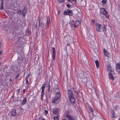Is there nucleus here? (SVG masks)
Returning a JSON list of instances; mask_svg holds the SVG:
<instances>
[{
	"label": "nucleus",
	"mask_w": 120,
	"mask_h": 120,
	"mask_svg": "<svg viewBox=\"0 0 120 120\" xmlns=\"http://www.w3.org/2000/svg\"><path fill=\"white\" fill-rule=\"evenodd\" d=\"M64 0H58L59 3H61L63 2Z\"/></svg>",
	"instance_id": "obj_39"
},
{
	"label": "nucleus",
	"mask_w": 120,
	"mask_h": 120,
	"mask_svg": "<svg viewBox=\"0 0 120 120\" xmlns=\"http://www.w3.org/2000/svg\"><path fill=\"white\" fill-rule=\"evenodd\" d=\"M106 1V0H102V2L103 4H104L105 3Z\"/></svg>",
	"instance_id": "obj_36"
},
{
	"label": "nucleus",
	"mask_w": 120,
	"mask_h": 120,
	"mask_svg": "<svg viewBox=\"0 0 120 120\" xmlns=\"http://www.w3.org/2000/svg\"><path fill=\"white\" fill-rule=\"evenodd\" d=\"M2 52L1 51H0V55L1 54Z\"/></svg>",
	"instance_id": "obj_57"
},
{
	"label": "nucleus",
	"mask_w": 120,
	"mask_h": 120,
	"mask_svg": "<svg viewBox=\"0 0 120 120\" xmlns=\"http://www.w3.org/2000/svg\"><path fill=\"white\" fill-rule=\"evenodd\" d=\"M20 88H19V89L16 90V91H17V92H19L20 91Z\"/></svg>",
	"instance_id": "obj_50"
},
{
	"label": "nucleus",
	"mask_w": 120,
	"mask_h": 120,
	"mask_svg": "<svg viewBox=\"0 0 120 120\" xmlns=\"http://www.w3.org/2000/svg\"><path fill=\"white\" fill-rule=\"evenodd\" d=\"M54 120H59V118L58 117L56 116L54 117Z\"/></svg>",
	"instance_id": "obj_38"
},
{
	"label": "nucleus",
	"mask_w": 120,
	"mask_h": 120,
	"mask_svg": "<svg viewBox=\"0 0 120 120\" xmlns=\"http://www.w3.org/2000/svg\"><path fill=\"white\" fill-rule=\"evenodd\" d=\"M74 92L76 94V93H77L78 92L77 91H76L75 90L74 91Z\"/></svg>",
	"instance_id": "obj_55"
},
{
	"label": "nucleus",
	"mask_w": 120,
	"mask_h": 120,
	"mask_svg": "<svg viewBox=\"0 0 120 120\" xmlns=\"http://www.w3.org/2000/svg\"><path fill=\"white\" fill-rule=\"evenodd\" d=\"M40 21H41V19H39V22H40Z\"/></svg>",
	"instance_id": "obj_54"
},
{
	"label": "nucleus",
	"mask_w": 120,
	"mask_h": 120,
	"mask_svg": "<svg viewBox=\"0 0 120 120\" xmlns=\"http://www.w3.org/2000/svg\"><path fill=\"white\" fill-rule=\"evenodd\" d=\"M44 90H43V89L42 90V92H41V99L42 100H43V95H44Z\"/></svg>",
	"instance_id": "obj_25"
},
{
	"label": "nucleus",
	"mask_w": 120,
	"mask_h": 120,
	"mask_svg": "<svg viewBox=\"0 0 120 120\" xmlns=\"http://www.w3.org/2000/svg\"><path fill=\"white\" fill-rule=\"evenodd\" d=\"M21 11L20 9H19L16 13L18 15H20L21 14Z\"/></svg>",
	"instance_id": "obj_30"
},
{
	"label": "nucleus",
	"mask_w": 120,
	"mask_h": 120,
	"mask_svg": "<svg viewBox=\"0 0 120 120\" xmlns=\"http://www.w3.org/2000/svg\"><path fill=\"white\" fill-rule=\"evenodd\" d=\"M89 110L90 113L92 112V114L93 113L94 110L92 107H89Z\"/></svg>",
	"instance_id": "obj_27"
},
{
	"label": "nucleus",
	"mask_w": 120,
	"mask_h": 120,
	"mask_svg": "<svg viewBox=\"0 0 120 120\" xmlns=\"http://www.w3.org/2000/svg\"><path fill=\"white\" fill-rule=\"evenodd\" d=\"M116 70L120 75V65L119 63H117L116 64Z\"/></svg>",
	"instance_id": "obj_6"
},
{
	"label": "nucleus",
	"mask_w": 120,
	"mask_h": 120,
	"mask_svg": "<svg viewBox=\"0 0 120 120\" xmlns=\"http://www.w3.org/2000/svg\"><path fill=\"white\" fill-rule=\"evenodd\" d=\"M63 120H67L66 119H63Z\"/></svg>",
	"instance_id": "obj_59"
},
{
	"label": "nucleus",
	"mask_w": 120,
	"mask_h": 120,
	"mask_svg": "<svg viewBox=\"0 0 120 120\" xmlns=\"http://www.w3.org/2000/svg\"><path fill=\"white\" fill-rule=\"evenodd\" d=\"M27 99L26 98V97H25L22 100V103L21 104L22 105H23L25 104L27 101Z\"/></svg>",
	"instance_id": "obj_16"
},
{
	"label": "nucleus",
	"mask_w": 120,
	"mask_h": 120,
	"mask_svg": "<svg viewBox=\"0 0 120 120\" xmlns=\"http://www.w3.org/2000/svg\"><path fill=\"white\" fill-rule=\"evenodd\" d=\"M26 32H27V33L29 35L31 34V31L29 30H26Z\"/></svg>",
	"instance_id": "obj_33"
},
{
	"label": "nucleus",
	"mask_w": 120,
	"mask_h": 120,
	"mask_svg": "<svg viewBox=\"0 0 120 120\" xmlns=\"http://www.w3.org/2000/svg\"><path fill=\"white\" fill-rule=\"evenodd\" d=\"M112 71L111 72V74H112V75H114L115 74V73L114 71H113V70L112 69Z\"/></svg>",
	"instance_id": "obj_41"
},
{
	"label": "nucleus",
	"mask_w": 120,
	"mask_h": 120,
	"mask_svg": "<svg viewBox=\"0 0 120 120\" xmlns=\"http://www.w3.org/2000/svg\"><path fill=\"white\" fill-rule=\"evenodd\" d=\"M66 5H67V7L68 8H69L70 7V6H71V5H69V4H67Z\"/></svg>",
	"instance_id": "obj_51"
},
{
	"label": "nucleus",
	"mask_w": 120,
	"mask_h": 120,
	"mask_svg": "<svg viewBox=\"0 0 120 120\" xmlns=\"http://www.w3.org/2000/svg\"><path fill=\"white\" fill-rule=\"evenodd\" d=\"M61 95L59 94L55 95L53 99L52 102L53 103L57 104L58 103L60 99Z\"/></svg>",
	"instance_id": "obj_1"
},
{
	"label": "nucleus",
	"mask_w": 120,
	"mask_h": 120,
	"mask_svg": "<svg viewBox=\"0 0 120 120\" xmlns=\"http://www.w3.org/2000/svg\"><path fill=\"white\" fill-rule=\"evenodd\" d=\"M11 114L13 116H15L16 113L15 109H13L11 111Z\"/></svg>",
	"instance_id": "obj_17"
},
{
	"label": "nucleus",
	"mask_w": 120,
	"mask_h": 120,
	"mask_svg": "<svg viewBox=\"0 0 120 120\" xmlns=\"http://www.w3.org/2000/svg\"><path fill=\"white\" fill-rule=\"evenodd\" d=\"M44 24L42 22L41 23V26H42V27H44Z\"/></svg>",
	"instance_id": "obj_40"
},
{
	"label": "nucleus",
	"mask_w": 120,
	"mask_h": 120,
	"mask_svg": "<svg viewBox=\"0 0 120 120\" xmlns=\"http://www.w3.org/2000/svg\"><path fill=\"white\" fill-rule=\"evenodd\" d=\"M37 24H38V22H36L35 24H34L35 26V27L36 28L37 26Z\"/></svg>",
	"instance_id": "obj_45"
},
{
	"label": "nucleus",
	"mask_w": 120,
	"mask_h": 120,
	"mask_svg": "<svg viewBox=\"0 0 120 120\" xmlns=\"http://www.w3.org/2000/svg\"><path fill=\"white\" fill-rule=\"evenodd\" d=\"M30 76V74H28V75H27L26 77V79H28V78Z\"/></svg>",
	"instance_id": "obj_43"
},
{
	"label": "nucleus",
	"mask_w": 120,
	"mask_h": 120,
	"mask_svg": "<svg viewBox=\"0 0 120 120\" xmlns=\"http://www.w3.org/2000/svg\"><path fill=\"white\" fill-rule=\"evenodd\" d=\"M25 89H24L23 90V93H24V92H25Z\"/></svg>",
	"instance_id": "obj_56"
},
{
	"label": "nucleus",
	"mask_w": 120,
	"mask_h": 120,
	"mask_svg": "<svg viewBox=\"0 0 120 120\" xmlns=\"http://www.w3.org/2000/svg\"><path fill=\"white\" fill-rule=\"evenodd\" d=\"M38 120H45L43 117L40 118Z\"/></svg>",
	"instance_id": "obj_48"
},
{
	"label": "nucleus",
	"mask_w": 120,
	"mask_h": 120,
	"mask_svg": "<svg viewBox=\"0 0 120 120\" xmlns=\"http://www.w3.org/2000/svg\"><path fill=\"white\" fill-rule=\"evenodd\" d=\"M96 26V29L97 31L101 32L103 31L104 27L99 23H96L95 24Z\"/></svg>",
	"instance_id": "obj_2"
},
{
	"label": "nucleus",
	"mask_w": 120,
	"mask_h": 120,
	"mask_svg": "<svg viewBox=\"0 0 120 120\" xmlns=\"http://www.w3.org/2000/svg\"><path fill=\"white\" fill-rule=\"evenodd\" d=\"M68 0V1H71V0Z\"/></svg>",
	"instance_id": "obj_60"
},
{
	"label": "nucleus",
	"mask_w": 120,
	"mask_h": 120,
	"mask_svg": "<svg viewBox=\"0 0 120 120\" xmlns=\"http://www.w3.org/2000/svg\"><path fill=\"white\" fill-rule=\"evenodd\" d=\"M50 21V18L49 17H48L47 18V22L46 23V27L49 26V23Z\"/></svg>",
	"instance_id": "obj_15"
},
{
	"label": "nucleus",
	"mask_w": 120,
	"mask_h": 120,
	"mask_svg": "<svg viewBox=\"0 0 120 120\" xmlns=\"http://www.w3.org/2000/svg\"><path fill=\"white\" fill-rule=\"evenodd\" d=\"M106 10V9L104 8H101L100 9V13H103V12Z\"/></svg>",
	"instance_id": "obj_29"
},
{
	"label": "nucleus",
	"mask_w": 120,
	"mask_h": 120,
	"mask_svg": "<svg viewBox=\"0 0 120 120\" xmlns=\"http://www.w3.org/2000/svg\"><path fill=\"white\" fill-rule=\"evenodd\" d=\"M104 53V55H108V52L105 49H103Z\"/></svg>",
	"instance_id": "obj_22"
},
{
	"label": "nucleus",
	"mask_w": 120,
	"mask_h": 120,
	"mask_svg": "<svg viewBox=\"0 0 120 120\" xmlns=\"http://www.w3.org/2000/svg\"><path fill=\"white\" fill-rule=\"evenodd\" d=\"M79 92H78L77 93H76L77 95L76 96L77 97H79V96H80L79 95Z\"/></svg>",
	"instance_id": "obj_42"
},
{
	"label": "nucleus",
	"mask_w": 120,
	"mask_h": 120,
	"mask_svg": "<svg viewBox=\"0 0 120 120\" xmlns=\"http://www.w3.org/2000/svg\"><path fill=\"white\" fill-rule=\"evenodd\" d=\"M52 56L53 59V60L54 61L55 60V48L53 47L52 48Z\"/></svg>",
	"instance_id": "obj_10"
},
{
	"label": "nucleus",
	"mask_w": 120,
	"mask_h": 120,
	"mask_svg": "<svg viewBox=\"0 0 120 120\" xmlns=\"http://www.w3.org/2000/svg\"><path fill=\"white\" fill-rule=\"evenodd\" d=\"M29 82L28 81V79H26V84L27 85H28L29 83Z\"/></svg>",
	"instance_id": "obj_44"
},
{
	"label": "nucleus",
	"mask_w": 120,
	"mask_h": 120,
	"mask_svg": "<svg viewBox=\"0 0 120 120\" xmlns=\"http://www.w3.org/2000/svg\"><path fill=\"white\" fill-rule=\"evenodd\" d=\"M76 0H73L74 1H76Z\"/></svg>",
	"instance_id": "obj_61"
},
{
	"label": "nucleus",
	"mask_w": 120,
	"mask_h": 120,
	"mask_svg": "<svg viewBox=\"0 0 120 120\" xmlns=\"http://www.w3.org/2000/svg\"><path fill=\"white\" fill-rule=\"evenodd\" d=\"M65 116V117L67 118L69 120H74V117L72 116L68 115L66 114Z\"/></svg>",
	"instance_id": "obj_9"
},
{
	"label": "nucleus",
	"mask_w": 120,
	"mask_h": 120,
	"mask_svg": "<svg viewBox=\"0 0 120 120\" xmlns=\"http://www.w3.org/2000/svg\"><path fill=\"white\" fill-rule=\"evenodd\" d=\"M101 14L104 15L105 16V17L107 19L109 18V15L106 10L104 11L103 13H102Z\"/></svg>",
	"instance_id": "obj_12"
},
{
	"label": "nucleus",
	"mask_w": 120,
	"mask_h": 120,
	"mask_svg": "<svg viewBox=\"0 0 120 120\" xmlns=\"http://www.w3.org/2000/svg\"><path fill=\"white\" fill-rule=\"evenodd\" d=\"M70 101L72 103H74L75 102V100L74 97L69 98Z\"/></svg>",
	"instance_id": "obj_14"
},
{
	"label": "nucleus",
	"mask_w": 120,
	"mask_h": 120,
	"mask_svg": "<svg viewBox=\"0 0 120 120\" xmlns=\"http://www.w3.org/2000/svg\"><path fill=\"white\" fill-rule=\"evenodd\" d=\"M2 3L1 4V10H2L3 9V0H2Z\"/></svg>",
	"instance_id": "obj_31"
},
{
	"label": "nucleus",
	"mask_w": 120,
	"mask_h": 120,
	"mask_svg": "<svg viewBox=\"0 0 120 120\" xmlns=\"http://www.w3.org/2000/svg\"><path fill=\"white\" fill-rule=\"evenodd\" d=\"M45 31L44 30H43L42 31V34L43 35H44L45 34Z\"/></svg>",
	"instance_id": "obj_35"
},
{
	"label": "nucleus",
	"mask_w": 120,
	"mask_h": 120,
	"mask_svg": "<svg viewBox=\"0 0 120 120\" xmlns=\"http://www.w3.org/2000/svg\"><path fill=\"white\" fill-rule=\"evenodd\" d=\"M27 13V11L26 10L24 9L22 11V15L23 16H24Z\"/></svg>",
	"instance_id": "obj_20"
},
{
	"label": "nucleus",
	"mask_w": 120,
	"mask_h": 120,
	"mask_svg": "<svg viewBox=\"0 0 120 120\" xmlns=\"http://www.w3.org/2000/svg\"><path fill=\"white\" fill-rule=\"evenodd\" d=\"M40 24V22L39 23V25H38V26H39V27L41 26V24Z\"/></svg>",
	"instance_id": "obj_53"
},
{
	"label": "nucleus",
	"mask_w": 120,
	"mask_h": 120,
	"mask_svg": "<svg viewBox=\"0 0 120 120\" xmlns=\"http://www.w3.org/2000/svg\"><path fill=\"white\" fill-rule=\"evenodd\" d=\"M92 93H93V92H92H92H90V93H92Z\"/></svg>",
	"instance_id": "obj_62"
},
{
	"label": "nucleus",
	"mask_w": 120,
	"mask_h": 120,
	"mask_svg": "<svg viewBox=\"0 0 120 120\" xmlns=\"http://www.w3.org/2000/svg\"><path fill=\"white\" fill-rule=\"evenodd\" d=\"M54 92L55 93V95L59 94L60 95H61L60 91L59 90V89L58 87V85H56L53 88Z\"/></svg>",
	"instance_id": "obj_3"
},
{
	"label": "nucleus",
	"mask_w": 120,
	"mask_h": 120,
	"mask_svg": "<svg viewBox=\"0 0 120 120\" xmlns=\"http://www.w3.org/2000/svg\"><path fill=\"white\" fill-rule=\"evenodd\" d=\"M68 94L69 98L74 97V95L73 92L71 90H68Z\"/></svg>",
	"instance_id": "obj_7"
},
{
	"label": "nucleus",
	"mask_w": 120,
	"mask_h": 120,
	"mask_svg": "<svg viewBox=\"0 0 120 120\" xmlns=\"http://www.w3.org/2000/svg\"><path fill=\"white\" fill-rule=\"evenodd\" d=\"M44 112H45V114H47L48 113V112L47 111V110H45Z\"/></svg>",
	"instance_id": "obj_46"
},
{
	"label": "nucleus",
	"mask_w": 120,
	"mask_h": 120,
	"mask_svg": "<svg viewBox=\"0 0 120 120\" xmlns=\"http://www.w3.org/2000/svg\"><path fill=\"white\" fill-rule=\"evenodd\" d=\"M1 63H0V66L1 65Z\"/></svg>",
	"instance_id": "obj_64"
},
{
	"label": "nucleus",
	"mask_w": 120,
	"mask_h": 120,
	"mask_svg": "<svg viewBox=\"0 0 120 120\" xmlns=\"http://www.w3.org/2000/svg\"><path fill=\"white\" fill-rule=\"evenodd\" d=\"M91 90L92 91H94V90H95H95L94 88V86H91Z\"/></svg>",
	"instance_id": "obj_34"
},
{
	"label": "nucleus",
	"mask_w": 120,
	"mask_h": 120,
	"mask_svg": "<svg viewBox=\"0 0 120 120\" xmlns=\"http://www.w3.org/2000/svg\"><path fill=\"white\" fill-rule=\"evenodd\" d=\"M79 75L80 76V78H81L83 79L82 80V82L84 83L85 84L86 83L87 79L86 78H84V72L83 71L81 72V73L79 74Z\"/></svg>",
	"instance_id": "obj_4"
},
{
	"label": "nucleus",
	"mask_w": 120,
	"mask_h": 120,
	"mask_svg": "<svg viewBox=\"0 0 120 120\" xmlns=\"http://www.w3.org/2000/svg\"><path fill=\"white\" fill-rule=\"evenodd\" d=\"M110 112L112 115V117L113 118L115 117L116 116H115L114 115L115 114V112L114 110H110Z\"/></svg>",
	"instance_id": "obj_24"
},
{
	"label": "nucleus",
	"mask_w": 120,
	"mask_h": 120,
	"mask_svg": "<svg viewBox=\"0 0 120 120\" xmlns=\"http://www.w3.org/2000/svg\"><path fill=\"white\" fill-rule=\"evenodd\" d=\"M92 22L93 23H95V19H94L93 20H92Z\"/></svg>",
	"instance_id": "obj_49"
},
{
	"label": "nucleus",
	"mask_w": 120,
	"mask_h": 120,
	"mask_svg": "<svg viewBox=\"0 0 120 120\" xmlns=\"http://www.w3.org/2000/svg\"><path fill=\"white\" fill-rule=\"evenodd\" d=\"M23 59V58H20V57L18 58L17 60L19 61L18 63L19 64H20L22 62Z\"/></svg>",
	"instance_id": "obj_19"
},
{
	"label": "nucleus",
	"mask_w": 120,
	"mask_h": 120,
	"mask_svg": "<svg viewBox=\"0 0 120 120\" xmlns=\"http://www.w3.org/2000/svg\"><path fill=\"white\" fill-rule=\"evenodd\" d=\"M109 79H110L112 80H113L114 79V77L111 74V72H110L109 74Z\"/></svg>",
	"instance_id": "obj_13"
},
{
	"label": "nucleus",
	"mask_w": 120,
	"mask_h": 120,
	"mask_svg": "<svg viewBox=\"0 0 120 120\" xmlns=\"http://www.w3.org/2000/svg\"><path fill=\"white\" fill-rule=\"evenodd\" d=\"M64 14L65 15H69L71 16L72 15V11L70 10L69 9H67L66 11H65L64 12Z\"/></svg>",
	"instance_id": "obj_5"
},
{
	"label": "nucleus",
	"mask_w": 120,
	"mask_h": 120,
	"mask_svg": "<svg viewBox=\"0 0 120 120\" xmlns=\"http://www.w3.org/2000/svg\"><path fill=\"white\" fill-rule=\"evenodd\" d=\"M50 85H49V86H48V90H47V92L48 93H50Z\"/></svg>",
	"instance_id": "obj_37"
},
{
	"label": "nucleus",
	"mask_w": 120,
	"mask_h": 120,
	"mask_svg": "<svg viewBox=\"0 0 120 120\" xmlns=\"http://www.w3.org/2000/svg\"><path fill=\"white\" fill-rule=\"evenodd\" d=\"M49 98H50L51 97V94L50 93H49Z\"/></svg>",
	"instance_id": "obj_52"
},
{
	"label": "nucleus",
	"mask_w": 120,
	"mask_h": 120,
	"mask_svg": "<svg viewBox=\"0 0 120 120\" xmlns=\"http://www.w3.org/2000/svg\"><path fill=\"white\" fill-rule=\"evenodd\" d=\"M95 94L98 98L99 97V93L98 91L97 90H95Z\"/></svg>",
	"instance_id": "obj_28"
},
{
	"label": "nucleus",
	"mask_w": 120,
	"mask_h": 120,
	"mask_svg": "<svg viewBox=\"0 0 120 120\" xmlns=\"http://www.w3.org/2000/svg\"><path fill=\"white\" fill-rule=\"evenodd\" d=\"M95 63L96 65V67L97 68H98L99 67V64L98 60H96L95 61Z\"/></svg>",
	"instance_id": "obj_26"
},
{
	"label": "nucleus",
	"mask_w": 120,
	"mask_h": 120,
	"mask_svg": "<svg viewBox=\"0 0 120 120\" xmlns=\"http://www.w3.org/2000/svg\"><path fill=\"white\" fill-rule=\"evenodd\" d=\"M9 81H12V80H11V79H10V80H9Z\"/></svg>",
	"instance_id": "obj_58"
},
{
	"label": "nucleus",
	"mask_w": 120,
	"mask_h": 120,
	"mask_svg": "<svg viewBox=\"0 0 120 120\" xmlns=\"http://www.w3.org/2000/svg\"><path fill=\"white\" fill-rule=\"evenodd\" d=\"M118 120H120V119H119Z\"/></svg>",
	"instance_id": "obj_63"
},
{
	"label": "nucleus",
	"mask_w": 120,
	"mask_h": 120,
	"mask_svg": "<svg viewBox=\"0 0 120 120\" xmlns=\"http://www.w3.org/2000/svg\"><path fill=\"white\" fill-rule=\"evenodd\" d=\"M53 112L55 114H56L58 113V110L57 109H55L53 110Z\"/></svg>",
	"instance_id": "obj_23"
},
{
	"label": "nucleus",
	"mask_w": 120,
	"mask_h": 120,
	"mask_svg": "<svg viewBox=\"0 0 120 120\" xmlns=\"http://www.w3.org/2000/svg\"><path fill=\"white\" fill-rule=\"evenodd\" d=\"M19 57H20V58H23V52L22 51L20 52H19Z\"/></svg>",
	"instance_id": "obj_21"
},
{
	"label": "nucleus",
	"mask_w": 120,
	"mask_h": 120,
	"mask_svg": "<svg viewBox=\"0 0 120 120\" xmlns=\"http://www.w3.org/2000/svg\"><path fill=\"white\" fill-rule=\"evenodd\" d=\"M69 24L70 25L71 27L72 28H76L75 23L74 21H71L69 22Z\"/></svg>",
	"instance_id": "obj_8"
},
{
	"label": "nucleus",
	"mask_w": 120,
	"mask_h": 120,
	"mask_svg": "<svg viewBox=\"0 0 120 120\" xmlns=\"http://www.w3.org/2000/svg\"><path fill=\"white\" fill-rule=\"evenodd\" d=\"M19 74H18L17 75L15 78L16 79V78H17L19 77Z\"/></svg>",
	"instance_id": "obj_47"
},
{
	"label": "nucleus",
	"mask_w": 120,
	"mask_h": 120,
	"mask_svg": "<svg viewBox=\"0 0 120 120\" xmlns=\"http://www.w3.org/2000/svg\"><path fill=\"white\" fill-rule=\"evenodd\" d=\"M46 86L45 84H43L41 87L42 90H44Z\"/></svg>",
	"instance_id": "obj_32"
},
{
	"label": "nucleus",
	"mask_w": 120,
	"mask_h": 120,
	"mask_svg": "<svg viewBox=\"0 0 120 120\" xmlns=\"http://www.w3.org/2000/svg\"><path fill=\"white\" fill-rule=\"evenodd\" d=\"M107 68L109 72H111L112 71L111 67L110 64L107 65Z\"/></svg>",
	"instance_id": "obj_11"
},
{
	"label": "nucleus",
	"mask_w": 120,
	"mask_h": 120,
	"mask_svg": "<svg viewBox=\"0 0 120 120\" xmlns=\"http://www.w3.org/2000/svg\"><path fill=\"white\" fill-rule=\"evenodd\" d=\"M75 23V26L76 28L80 24V22L79 21H74Z\"/></svg>",
	"instance_id": "obj_18"
}]
</instances>
